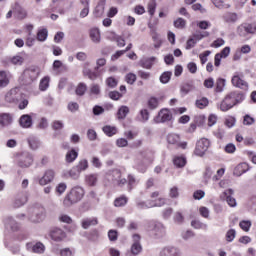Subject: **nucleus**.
<instances>
[{
  "instance_id": "nucleus-1",
  "label": "nucleus",
  "mask_w": 256,
  "mask_h": 256,
  "mask_svg": "<svg viewBox=\"0 0 256 256\" xmlns=\"http://www.w3.org/2000/svg\"><path fill=\"white\" fill-rule=\"evenodd\" d=\"M245 100V95L239 92H230L227 94L220 103L217 104V109L223 111V113L233 109L238 103H242Z\"/></svg>"
},
{
  "instance_id": "nucleus-2",
  "label": "nucleus",
  "mask_w": 256,
  "mask_h": 256,
  "mask_svg": "<svg viewBox=\"0 0 256 256\" xmlns=\"http://www.w3.org/2000/svg\"><path fill=\"white\" fill-rule=\"evenodd\" d=\"M85 196V190L83 187L76 186L71 189L70 193L64 198L65 207H71V205H75V203H79L81 199Z\"/></svg>"
},
{
  "instance_id": "nucleus-3",
  "label": "nucleus",
  "mask_w": 256,
  "mask_h": 256,
  "mask_svg": "<svg viewBox=\"0 0 256 256\" xmlns=\"http://www.w3.org/2000/svg\"><path fill=\"white\" fill-rule=\"evenodd\" d=\"M40 73L41 71L37 66H30L29 68H26L23 72L24 83H26V85H31V83L39 79Z\"/></svg>"
},
{
  "instance_id": "nucleus-4",
  "label": "nucleus",
  "mask_w": 256,
  "mask_h": 256,
  "mask_svg": "<svg viewBox=\"0 0 256 256\" xmlns=\"http://www.w3.org/2000/svg\"><path fill=\"white\" fill-rule=\"evenodd\" d=\"M45 217H47L45 209L43 207H35L31 210L29 221H31V223H43Z\"/></svg>"
},
{
  "instance_id": "nucleus-5",
  "label": "nucleus",
  "mask_w": 256,
  "mask_h": 256,
  "mask_svg": "<svg viewBox=\"0 0 256 256\" xmlns=\"http://www.w3.org/2000/svg\"><path fill=\"white\" fill-rule=\"evenodd\" d=\"M211 145V142L207 138H201L196 143V148L194 150L195 155L198 157H203L205 153H207L209 147Z\"/></svg>"
},
{
  "instance_id": "nucleus-6",
  "label": "nucleus",
  "mask_w": 256,
  "mask_h": 256,
  "mask_svg": "<svg viewBox=\"0 0 256 256\" xmlns=\"http://www.w3.org/2000/svg\"><path fill=\"white\" fill-rule=\"evenodd\" d=\"M33 165V155L29 152H22L18 156V166L22 169H27V167H31Z\"/></svg>"
},
{
  "instance_id": "nucleus-7",
  "label": "nucleus",
  "mask_w": 256,
  "mask_h": 256,
  "mask_svg": "<svg viewBox=\"0 0 256 256\" xmlns=\"http://www.w3.org/2000/svg\"><path fill=\"white\" fill-rule=\"evenodd\" d=\"M173 119V113L171 110L164 108L158 112V115L154 118L155 123H167Z\"/></svg>"
},
{
  "instance_id": "nucleus-8",
  "label": "nucleus",
  "mask_w": 256,
  "mask_h": 256,
  "mask_svg": "<svg viewBox=\"0 0 256 256\" xmlns=\"http://www.w3.org/2000/svg\"><path fill=\"white\" fill-rule=\"evenodd\" d=\"M231 83L237 89H249V83L243 79V75H239L237 72L233 75Z\"/></svg>"
},
{
  "instance_id": "nucleus-9",
  "label": "nucleus",
  "mask_w": 256,
  "mask_h": 256,
  "mask_svg": "<svg viewBox=\"0 0 256 256\" xmlns=\"http://www.w3.org/2000/svg\"><path fill=\"white\" fill-rule=\"evenodd\" d=\"M237 31L240 37H245L246 33L253 35L256 33V23L242 24L238 27Z\"/></svg>"
},
{
  "instance_id": "nucleus-10",
  "label": "nucleus",
  "mask_w": 256,
  "mask_h": 256,
  "mask_svg": "<svg viewBox=\"0 0 256 256\" xmlns=\"http://www.w3.org/2000/svg\"><path fill=\"white\" fill-rule=\"evenodd\" d=\"M167 142L169 145H175L180 149H187V142H181V137L178 134H168Z\"/></svg>"
},
{
  "instance_id": "nucleus-11",
  "label": "nucleus",
  "mask_w": 256,
  "mask_h": 256,
  "mask_svg": "<svg viewBox=\"0 0 256 256\" xmlns=\"http://www.w3.org/2000/svg\"><path fill=\"white\" fill-rule=\"evenodd\" d=\"M27 201H29V194H27V192L25 191L19 192L18 194H16L13 207L15 209H19V207H23V205H25Z\"/></svg>"
},
{
  "instance_id": "nucleus-12",
  "label": "nucleus",
  "mask_w": 256,
  "mask_h": 256,
  "mask_svg": "<svg viewBox=\"0 0 256 256\" xmlns=\"http://www.w3.org/2000/svg\"><path fill=\"white\" fill-rule=\"evenodd\" d=\"M167 231L165 229V226L161 222H155L153 223V229H152V235L156 239H161L162 237H165Z\"/></svg>"
},
{
  "instance_id": "nucleus-13",
  "label": "nucleus",
  "mask_w": 256,
  "mask_h": 256,
  "mask_svg": "<svg viewBox=\"0 0 256 256\" xmlns=\"http://www.w3.org/2000/svg\"><path fill=\"white\" fill-rule=\"evenodd\" d=\"M133 243L131 245L130 251L134 255H139L143 251V246H141V236L139 234H134L132 236Z\"/></svg>"
},
{
  "instance_id": "nucleus-14",
  "label": "nucleus",
  "mask_w": 256,
  "mask_h": 256,
  "mask_svg": "<svg viewBox=\"0 0 256 256\" xmlns=\"http://www.w3.org/2000/svg\"><path fill=\"white\" fill-rule=\"evenodd\" d=\"M50 237L52 241H56L57 243H59L63 241V239H66L67 233H65V231H63V229L61 228H53L50 231Z\"/></svg>"
},
{
  "instance_id": "nucleus-15",
  "label": "nucleus",
  "mask_w": 256,
  "mask_h": 256,
  "mask_svg": "<svg viewBox=\"0 0 256 256\" xmlns=\"http://www.w3.org/2000/svg\"><path fill=\"white\" fill-rule=\"evenodd\" d=\"M4 227L6 231H19V223H17V221H15L11 216H7L4 219Z\"/></svg>"
},
{
  "instance_id": "nucleus-16",
  "label": "nucleus",
  "mask_w": 256,
  "mask_h": 256,
  "mask_svg": "<svg viewBox=\"0 0 256 256\" xmlns=\"http://www.w3.org/2000/svg\"><path fill=\"white\" fill-rule=\"evenodd\" d=\"M20 97H21V93H19V89L14 88L6 93L5 101L7 103H17V101H19Z\"/></svg>"
},
{
  "instance_id": "nucleus-17",
  "label": "nucleus",
  "mask_w": 256,
  "mask_h": 256,
  "mask_svg": "<svg viewBox=\"0 0 256 256\" xmlns=\"http://www.w3.org/2000/svg\"><path fill=\"white\" fill-rule=\"evenodd\" d=\"M89 67H91V63L90 62H85L83 64V75L84 77H88V79H90V81H95V79H97V77H99V72H93L91 69H89Z\"/></svg>"
},
{
  "instance_id": "nucleus-18",
  "label": "nucleus",
  "mask_w": 256,
  "mask_h": 256,
  "mask_svg": "<svg viewBox=\"0 0 256 256\" xmlns=\"http://www.w3.org/2000/svg\"><path fill=\"white\" fill-rule=\"evenodd\" d=\"M160 256H182L181 250L177 247L168 246L163 248L160 253Z\"/></svg>"
},
{
  "instance_id": "nucleus-19",
  "label": "nucleus",
  "mask_w": 256,
  "mask_h": 256,
  "mask_svg": "<svg viewBox=\"0 0 256 256\" xmlns=\"http://www.w3.org/2000/svg\"><path fill=\"white\" fill-rule=\"evenodd\" d=\"M53 179H55V171L51 169L46 170L43 177L39 180V185H49V183H52Z\"/></svg>"
},
{
  "instance_id": "nucleus-20",
  "label": "nucleus",
  "mask_w": 256,
  "mask_h": 256,
  "mask_svg": "<svg viewBox=\"0 0 256 256\" xmlns=\"http://www.w3.org/2000/svg\"><path fill=\"white\" fill-rule=\"evenodd\" d=\"M222 19L224 23H227L228 25H233L236 21H239V15L235 12L227 11L222 15Z\"/></svg>"
},
{
  "instance_id": "nucleus-21",
  "label": "nucleus",
  "mask_w": 256,
  "mask_h": 256,
  "mask_svg": "<svg viewBox=\"0 0 256 256\" xmlns=\"http://www.w3.org/2000/svg\"><path fill=\"white\" fill-rule=\"evenodd\" d=\"M62 177L64 179H74L77 180L79 177H81V172L74 166L70 170H64L62 173Z\"/></svg>"
},
{
  "instance_id": "nucleus-22",
  "label": "nucleus",
  "mask_w": 256,
  "mask_h": 256,
  "mask_svg": "<svg viewBox=\"0 0 256 256\" xmlns=\"http://www.w3.org/2000/svg\"><path fill=\"white\" fill-rule=\"evenodd\" d=\"M26 249L32 253H43L45 251V245L41 242H37L36 244L29 242L26 244Z\"/></svg>"
},
{
  "instance_id": "nucleus-23",
  "label": "nucleus",
  "mask_w": 256,
  "mask_h": 256,
  "mask_svg": "<svg viewBox=\"0 0 256 256\" xmlns=\"http://www.w3.org/2000/svg\"><path fill=\"white\" fill-rule=\"evenodd\" d=\"M13 124V114L0 113V127H10Z\"/></svg>"
},
{
  "instance_id": "nucleus-24",
  "label": "nucleus",
  "mask_w": 256,
  "mask_h": 256,
  "mask_svg": "<svg viewBox=\"0 0 256 256\" xmlns=\"http://www.w3.org/2000/svg\"><path fill=\"white\" fill-rule=\"evenodd\" d=\"M13 13L16 16V19H26L27 18V10L25 8L21 7L18 3H16L13 7Z\"/></svg>"
},
{
  "instance_id": "nucleus-25",
  "label": "nucleus",
  "mask_w": 256,
  "mask_h": 256,
  "mask_svg": "<svg viewBox=\"0 0 256 256\" xmlns=\"http://www.w3.org/2000/svg\"><path fill=\"white\" fill-rule=\"evenodd\" d=\"M191 91H195V82L193 81L187 82L180 87V93L182 97H185V95H189Z\"/></svg>"
},
{
  "instance_id": "nucleus-26",
  "label": "nucleus",
  "mask_w": 256,
  "mask_h": 256,
  "mask_svg": "<svg viewBox=\"0 0 256 256\" xmlns=\"http://www.w3.org/2000/svg\"><path fill=\"white\" fill-rule=\"evenodd\" d=\"M19 124L24 129H29L33 125V118L29 114H24L20 117Z\"/></svg>"
},
{
  "instance_id": "nucleus-27",
  "label": "nucleus",
  "mask_w": 256,
  "mask_h": 256,
  "mask_svg": "<svg viewBox=\"0 0 256 256\" xmlns=\"http://www.w3.org/2000/svg\"><path fill=\"white\" fill-rule=\"evenodd\" d=\"M233 193H235V191H233V189L231 188L224 192L229 207H237V200L233 196H231L233 195Z\"/></svg>"
},
{
  "instance_id": "nucleus-28",
  "label": "nucleus",
  "mask_w": 256,
  "mask_h": 256,
  "mask_svg": "<svg viewBox=\"0 0 256 256\" xmlns=\"http://www.w3.org/2000/svg\"><path fill=\"white\" fill-rule=\"evenodd\" d=\"M113 181H115L119 187H123V185L127 184V179L121 177V170L113 171Z\"/></svg>"
},
{
  "instance_id": "nucleus-29",
  "label": "nucleus",
  "mask_w": 256,
  "mask_h": 256,
  "mask_svg": "<svg viewBox=\"0 0 256 256\" xmlns=\"http://www.w3.org/2000/svg\"><path fill=\"white\" fill-rule=\"evenodd\" d=\"M247 171H249V166L247 165V163H241L235 167L233 173L236 177H241V175L247 173Z\"/></svg>"
},
{
  "instance_id": "nucleus-30",
  "label": "nucleus",
  "mask_w": 256,
  "mask_h": 256,
  "mask_svg": "<svg viewBox=\"0 0 256 256\" xmlns=\"http://www.w3.org/2000/svg\"><path fill=\"white\" fill-rule=\"evenodd\" d=\"M97 181H99V174H87L85 176V183L89 187H95V185H97Z\"/></svg>"
},
{
  "instance_id": "nucleus-31",
  "label": "nucleus",
  "mask_w": 256,
  "mask_h": 256,
  "mask_svg": "<svg viewBox=\"0 0 256 256\" xmlns=\"http://www.w3.org/2000/svg\"><path fill=\"white\" fill-rule=\"evenodd\" d=\"M155 57L150 58H142L139 62L140 67H143V69H151L155 63Z\"/></svg>"
},
{
  "instance_id": "nucleus-32",
  "label": "nucleus",
  "mask_w": 256,
  "mask_h": 256,
  "mask_svg": "<svg viewBox=\"0 0 256 256\" xmlns=\"http://www.w3.org/2000/svg\"><path fill=\"white\" fill-rule=\"evenodd\" d=\"M98 224H99V220H97L96 217L86 218V219L82 220V227L84 229H88L89 227H93Z\"/></svg>"
},
{
  "instance_id": "nucleus-33",
  "label": "nucleus",
  "mask_w": 256,
  "mask_h": 256,
  "mask_svg": "<svg viewBox=\"0 0 256 256\" xmlns=\"http://www.w3.org/2000/svg\"><path fill=\"white\" fill-rule=\"evenodd\" d=\"M27 141L30 149H32L33 151H37V149H39V145H41L39 139H37V137L35 136H29Z\"/></svg>"
},
{
  "instance_id": "nucleus-34",
  "label": "nucleus",
  "mask_w": 256,
  "mask_h": 256,
  "mask_svg": "<svg viewBox=\"0 0 256 256\" xmlns=\"http://www.w3.org/2000/svg\"><path fill=\"white\" fill-rule=\"evenodd\" d=\"M90 38L93 43H101V32L97 28L90 30Z\"/></svg>"
},
{
  "instance_id": "nucleus-35",
  "label": "nucleus",
  "mask_w": 256,
  "mask_h": 256,
  "mask_svg": "<svg viewBox=\"0 0 256 256\" xmlns=\"http://www.w3.org/2000/svg\"><path fill=\"white\" fill-rule=\"evenodd\" d=\"M77 170H79L80 173H83V171H87L89 169V161L87 159H81L75 166Z\"/></svg>"
},
{
  "instance_id": "nucleus-36",
  "label": "nucleus",
  "mask_w": 256,
  "mask_h": 256,
  "mask_svg": "<svg viewBox=\"0 0 256 256\" xmlns=\"http://www.w3.org/2000/svg\"><path fill=\"white\" fill-rule=\"evenodd\" d=\"M226 83H227V81L224 78H218L216 80L215 92L223 93V91H225Z\"/></svg>"
},
{
  "instance_id": "nucleus-37",
  "label": "nucleus",
  "mask_w": 256,
  "mask_h": 256,
  "mask_svg": "<svg viewBox=\"0 0 256 256\" xmlns=\"http://www.w3.org/2000/svg\"><path fill=\"white\" fill-rule=\"evenodd\" d=\"M127 115H129V107L121 106L117 112V119L123 121V119H125Z\"/></svg>"
},
{
  "instance_id": "nucleus-38",
  "label": "nucleus",
  "mask_w": 256,
  "mask_h": 256,
  "mask_svg": "<svg viewBox=\"0 0 256 256\" xmlns=\"http://www.w3.org/2000/svg\"><path fill=\"white\" fill-rule=\"evenodd\" d=\"M103 133L107 135V137H113V135H117V127L106 125L102 128Z\"/></svg>"
},
{
  "instance_id": "nucleus-39",
  "label": "nucleus",
  "mask_w": 256,
  "mask_h": 256,
  "mask_svg": "<svg viewBox=\"0 0 256 256\" xmlns=\"http://www.w3.org/2000/svg\"><path fill=\"white\" fill-rule=\"evenodd\" d=\"M173 163H174L175 167L182 168L185 165H187V158H185L183 156H176L173 159Z\"/></svg>"
},
{
  "instance_id": "nucleus-40",
  "label": "nucleus",
  "mask_w": 256,
  "mask_h": 256,
  "mask_svg": "<svg viewBox=\"0 0 256 256\" xmlns=\"http://www.w3.org/2000/svg\"><path fill=\"white\" fill-rule=\"evenodd\" d=\"M50 82H51V78L49 76H45L40 80L39 89L41 91H47V89H49Z\"/></svg>"
},
{
  "instance_id": "nucleus-41",
  "label": "nucleus",
  "mask_w": 256,
  "mask_h": 256,
  "mask_svg": "<svg viewBox=\"0 0 256 256\" xmlns=\"http://www.w3.org/2000/svg\"><path fill=\"white\" fill-rule=\"evenodd\" d=\"M49 37V31L46 28H42L37 32V40L40 42L47 41Z\"/></svg>"
},
{
  "instance_id": "nucleus-42",
  "label": "nucleus",
  "mask_w": 256,
  "mask_h": 256,
  "mask_svg": "<svg viewBox=\"0 0 256 256\" xmlns=\"http://www.w3.org/2000/svg\"><path fill=\"white\" fill-rule=\"evenodd\" d=\"M77 157H79V153L75 149H72L66 153V162L73 163Z\"/></svg>"
},
{
  "instance_id": "nucleus-43",
  "label": "nucleus",
  "mask_w": 256,
  "mask_h": 256,
  "mask_svg": "<svg viewBox=\"0 0 256 256\" xmlns=\"http://www.w3.org/2000/svg\"><path fill=\"white\" fill-rule=\"evenodd\" d=\"M211 1L217 9H231V4H227L223 0H211Z\"/></svg>"
},
{
  "instance_id": "nucleus-44",
  "label": "nucleus",
  "mask_w": 256,
  "mask_h": 256,
  "mask_svg": "<svg viewBox=\"0 0 256 256\" xmlns=\"http://www.w3.org/2000/svg\"><path fill=\"white\" fill-rule=\"evenodd\" d=\"M172 76H173V72L171 71H166L162 73L160 76V83H162L163 85H166V83H169V81H171Z\"/></svg>"
},
{
  "instance_id": "nucleus-45",
  "label": "nucleus",
  "mask_w": 256,
  "mask_h": 256,
  "mask_svg": "<svg viewBox=\"0 0 256 256\" xmlns=\"http://www.w3.org/2000/svg\"><path fill=\"white\" fill-rule=\"evenodd\" d=\"M136 206L138 209H151L153 208V201L152 200H148V201H138L136 203Z\"/></svg>"
},
{
  "instance_id": "nucleus-46",
  "label": "nucleus",
  "mask_w": 256,
  "mask_h": 256,
  "mask_svg": "<svg viewBox=\"0 0 256 256\" xmlns=\"http://www.w3.org/2000/svg\"><path fill=\"white\" fill-rule=\"evenodd\" d=\"M112 41H116L118 47H125V38L115 34L111 33Z\"/></svg>"
},
{
  "instance_id": "nucleus-47",
  "label": "nucleus",
  "mask_w": 256,
  "mask_h": 256,
  "mask_svg": "<svg viewBox=\"0 0 256 256\" xmlns=\"http://www.w3.org/2000/svg\"><path fill=\"white\" fill-rule=\"evenodd\" d=\"M195 105L196 107H198V109H205V107L209 105V99H207L206 97H202L196 100Z\"/></svg>"
},
{
  "instance_id": "nucleus-48",
  "label": "nucleus",
  "mask_w": 256,
  "mask_h": 256,
  "mask_svg": "<svg viewBox=\"0 0 256 256\" xmlns=\"http://www.w3.org/2000/svg\"><path fill=\"white\" fill-rule=\"evenodd\" d=\"M90 95H95V97H99V95H101V86L99 84L93 83L90 86Z\"/></svg>"
},
{
  "instance_id": "nucleus-49",
  "label": "nucleus",
  "mask_w": 256,
  "mask_h": 256,
  "mask_svg": "<svg viewBox=\"0 0 256 256\" xmlns=\"http://www.w3.org/2000/svg\"><path fill=\"white\" fill-rule=\"evenodd\" d=\"M9 85V78H7V72L0 71V87H7Z\"/></svg>"
},
{
  "instance_id": "nucleus-50",
  "label": "nucleus",
  "mask_w": 256,
  "mask_h": 256,
  "mask_svg": "<svg viewBox=\"0 0 256 256\" xmlns=\"http://www.w3.org/2000/svg\"><path fill=\"white\" fill-rule=\"evenodd\" d=\"M225 237L228 243H233V241H235V237H237V231H235V229H230L226 232Z\"/></svg>"
},
{
  "instance_id": "nucleus-51",
  "label": "nucleus",
  "mask_w": 256,
  "mask_h": 256,
  "mask_svg": "<svg viewBox=\"0 0 256 256\" xmlns=\"http://www.w3.org/2000/svg\"><path fill=\"white\" fill-rule=\"evenodd\" d=\"M127 201H128L127 197L121 196L114 200V205L116 207H125L127 205Z\"/></svg>"
},
{
  "instance_id": "nucleus-52",
  "label": "nucleus",
  "mask_w": 256,
  "mask_h": 256,
  "mask_svg": "<svg viewBox=\"0 0 256 256\" xmlns=\"http://www.w3.org/2000/svg\"><path fill=\"white\" fill-rule=\"evenodd\" d=\"M86 92H87V84L79 83L76 88V95L83 97V95H85Z\"/></svg>"
},
{
  "instance_id": "nucleus-53",
  "label": "nucleus",
  "mask_w": 256,
  "mask_h": 256,
  "mask_svg": "<svg viewBox=\"0 0 256 256\" xmlns=\"http://www.w3.org/2000/svg\"><path fill=\"white\" fill-rule=\"evenodd\" d=\"M191 227H193V229H207V224L201 222L200 220H192L191 221Z\"/></svg>"
},
{
  "instance_id": "nucleus-54",
  "label": "nucleus",
  "mask_w": 256,
  "mask_h": 256,
  "mask_svg": "<svg viewBox=\"0 0 256 256\" xmlns=\"http://www.w3.org/2000/svg\"><path fill=\"white\" fill-rule=\"evenodd\" d=\"M174 223L177 225H183V222L185 221V217L181 212H176L173 216Z\"/></svg>"
},
{
  "instance_id": "nucleus-55",
  "label": "nucleus",
  "mask_w": 256,
  "mask_h": 256,
  "mask_svg": "<svg viewBox=\"0 0 256 256\" xmlns=\"http://www.w3.org/2000/svg\"><path fill=\"white\" fill-rule=\"evenodd\" d=\"M148 107L152 110L157 109V107H159V99H157L156 97H151L148 100Z\"/></svg>"
},
{
  "instance_id": "nucleus-56",
  "label": "nucleus",
  "mask_w": 256,
  "mask_h": 256,
  "mask_svg": "<svg viewBox=\"0 0 256 256\" xmlns=\"http://www.w3.org/2000/svg\"><path fill=\"white\" fill-rule=\"evenodd\" d=\"M239 226L242 229V231H245L247 233V232H249V229H251V221L242 220V221H240Z\"/></svg>"
},
{
  "instance_id": "nucleus-57",
  "label": "nucleus",
  "mask_w": 256,
  "mask_h": 256,
  "mask_svg": "<svg viewBox=\"0 0 256 256\" xmlns=\"http://www.w3.org/2000/svg\"><path fill=\"white\" fill-rule=\"evenodd\" d=\"M118 81L117 79H115V77H108L106 79V85L107 87H110V89H115V87H117L118 85Z\"/></svg>"
},
{
  "instance_id": "nucleus-58",
  "label": "nucleus",
  "mask_w": 256,
  "mask_h": 256,
  "mask_svg": "<svg viewBox=\"0 0 256 256\" xmlns=\"http://www.w3.org/2000/svg\"><path fill=\"white\" fill-rule=\"evenodd\" d=\"M185 25H187V21L183 18H178L174 21V27L176 29H184Z\"/></svg>"
},
{
  "instance_id": "nucleus-59",
  "label": "nucleus",
  "mask_w": 256,
  "mask_h": 256,
  "mask_svg": "<svg viewBox=\"0 0 256 256\" xmlns=\"http://www.w3.org/2000/svg\"><path fill=\"white\" fill-rule=\"evenodd\" d=\"M135 185H137V179L135 178V176L129 174L128 175V189H129V191H131V189H133V187H135Z\"/></svg>"
},
{
  "instance_id": "nucleus-60",
  "label": "nucleus",
  "mask_w": 256,
  "mask_h": 256,
  "mask_svg": "<svg viewBox=\"0 0 256 256\" xmlns=\"http://www.w3.org/2000/svg\"><path fill=\"white\" fill-rule=\"evenodd\" d=\"M255 123V118L251 117L249 114H246L243 118V125L251 126Z\"/></svg>"
},
{
  "instance_id": "nucleus-61",
  "label": "nucleus",
  "mask_w": 256,
  "mask_h": 256,
  "mask_svg": "<svg viewBox=\"0 0 256 256\" xmlns=\"http://www.w3.org/2000/svg\"><path fill=\"white\" fill-rule=\"evenodd\" d=\"M203 85L206 89H213L215 87V79L213 78L205 79Z\"/></svg>"
},
{
  "instance_id": "nucleus-62",
  "label": "nucleus",
  "mask_w": 256,
  "mask_h": 256,
  "mask_svg": "<svg viewBox=\"0 0 256 256\" xmlns=\"http://www.w3.org/2000/svg\"><path fill=\"white\" fill-rule=\"evenodd\" d=\"M60 223H67L68 225L73 223V219L70 218L69 215L67 214H61L59 217H58Z\"/></svg>"
},
{
  "instance_id": "nucleus-63",
  "label": "nucleus",
  "mask_w": 256,
  "mask_h": 256,
  "mask_svg": "<svg viewBox=\"0 0 256 256\" xmlns=\"http://www.w3.org/2000/svg\"><path fill=\"white\" fill-rule=\"evenodd\" d=\"M125 80H126V83H128L129 85H133V83L137 81V75L133 73H129L126 75Z\"/></svg>"
},
{
  "instance_id": "nucleus-64",
  "label": "nucleus",
  "mask_w": 256,
  "mask_h": 256,
  "mask_svg": "<svg viewBox=\"0 0 256 256\" xmlns=\"http://www.w3.org/2000/svg\"><path fill=\"white\" fill-rule=\"evenodd\" d=\"M165 203H166L165 198H158V199L152 200V207H163Z\"/></svg>"
}]
</instances>
